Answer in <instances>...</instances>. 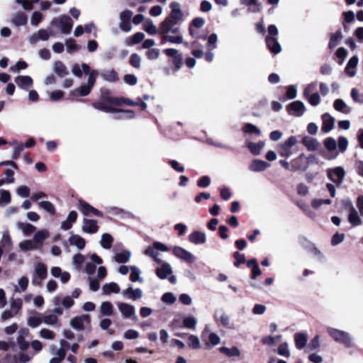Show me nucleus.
<instances>
[{
  "label": "nucleus",
  "instance_id": "nucleus-13",
  "mask_svg": "<svg viewBox=\"0 0 363 363\" xmlns=\"http://www.w3.org/2000/svg\"><path fill=\"white\" fill-rule=\"evenodd\" d=\"M133 12L130 10L123 11L120 15V28L123 31L129 32L131 30L130 19Z\"/></svg>",
  "mask_w": 363,
  "mask_h": 363
},
{
  "label": "nucleus",
  "instance_id": "nucleus-11",
  "mask_svg": "<svg viewBox=\"0 0 363 363\" xmlns=\"http://www.w3.org/2000/svg\"><path fill=\"white\" fill-rule=\"evenodd\" d=\"M287 109L289 114L296 117L303 116L306 111L304 104L301 101H293L288 105Z\"/></svg>",
  "mask_w": 363,
  "mask_h": 363
},
{
  "label": "nucleus",
  "instance_id": "nucleus-57",
  "mask_svg": "<svg viewBox=\"0 0 363 363\" xmlns=\"http://www.w3.org/2000/svg\"><path fill=\"white\" fill-rule=\"evenodd\" d=\"M188 346L194 350L199 349L201 345L199 337L194 335H189L188 337Z\"/></svg>",
  "mask_w": 363,
  "mask_h": 363
},
{
  "label": "nucleus",
  "instance_id": "nucleus-43",
  "mask_svg": "<svg viewBox=\"0 0 363 363\" xmlns=\"http://www.w3.org/2000/svg\"><path fill=\"white\" fill-rule=\"evenodd\" d=\"M54 72L60 77H63L67 74V70L64 64L60 61L54 63Z\"/></svg>",
  "mask_w": 363,
  "mask_h": 363
},
{
  "label": "nucleus",
  "instance_id": "nucleus-22",
  "mask_svg": "<svg viewBox=\"0 0 363 363\" xmlns=\"http://www.w3.org/2000/svg\"><path fill=\"white\" fill-rule=\"evenodd\" d=\"M323 125L321 130L324 133H328L334 128L335 118L329 113H324L322 116Z\"/></svg>",
  "mask_w": 363,
  "mask_h": 363
},
{
  "label": "nucleus",
  "instance_id": "nucleus-44",
  "mask_svg": "<svg viewBox=\"0 0 363 363\" xmlns=\"http://www.w3.org/2000/svg\"><path fill=\"white\" fill-rule=\"evenodd\" d=\"M197 324V320L194 316H186L183 319L184 327L190 329L195 330Z\"/></svg>",
  "mask_w": 363,
  "mask_h": 363
},
{
  "label": "nucleus",
  "instance_id": "nucleus-21",
  "mask_svg": "<svg viewBox=\"0 0 363 363\" xmlns=\"http://www.w3.org/2000/svg\"><path fill=\"white\" fill-rule=\"evenodd\" d=\"M49 237V232L48 230H39L34 234L33 242L38 246V249L40 250L44 241Z\"/></svg>",
  "mask_w": 363,
  "mask_h": 363
},
{
  "label": "nucleus",
  "instance_id": "nucleus-40",
  "mask_svg": "<svg viewBox=\"0 0 363 363\" xmlns=\"http://www.w3.org/2000/svg\"><path fill=\"white\" fill-rule=\"evenodd\" d=\"M28 286V279L26 277H22L18 280V284L15 286V291L16 293H22L25 291Z\"/></svg>",
  "mask_w": 363,
  "mask_h": 363
},
{
  "label": "nucleus",
  "instance_id": "nucleus-19",
  "mask_svg": "<svg viewBox=\"0 0 363 363\" xmlns=\"http://www.w3.org/2000/svg\"><path fill=\"white\" fill-rule=\"evenodd\" d=\"M177 24V22L175 21H172L170 18H167L162 23V33L164 34L167 33H173L177 34L179 33V28L177 27H175Z\"/></svg>",
  "mask_w": 363,
  "mask_h": 363
},
{
  "label": "nucleus",
  "instance_id": "nucleus-55",
  "mask_svg": "<svg viewBox=\"0 0 363 363\" xmlns=\"http://www.w3.org/2000/svg\"><path fill=\"white\" fill-rule=\"evenodd\" d=\"M11 202V194L7 190L0 191V206H5Z\"/></svg>",
  "mask_w": 363,
  "mask_h": 363
},
{
  "label": "nucleus",
  "instance_id": "nucleus-31",
  "mask_svg": "<svg viewBox=\"0 0 363 363\" xmlns=\"http://www.w3.org/2000/svg\"><path fill=\"white\" fill-rule=\"evenodd\" d=\"M302 143L309 151H315L319 147L318 141L315 138L308 136H305L302 139Z\"/></svg>",
  "mask_w": 363,
  "mask_h": 363
},
{
  "label": "nucleus",
  "instance_id": "nucleus-34",
  "mask_svg": "<svg viewBox=\"0 0 363 363\" xmlns=\"http://www.w3.org/2000/svg\"><path fill=\"white\" fill-rule=\"evenodd\" d=\"M99 311L102 316H111L113 314V306L109 301H104L100 306Z\"/></svg>",
  "mask_w": 363,
  "mask_h": 363
},
{
  "label": "nucleus",
  "instance_id": "nucleus-46",
  "mask_svg": "<svg viewBox=\"0 0 363 363\" xmlns=\"http://www.w3.org/2000/svg\"><path fill=\"white\" fill-rule=\"evenodd\" d=\"M22 300L21 298H11L10 300V309L17 315L22 308Z\"/></svg>",
  "mask_w": 363,
  "mask_h": 363
},
{
  "label": "nucleus",
  "instance_id": "nucleus-2",
  "mask_svg": "<svg viewBox=\"0 0 363 363\" xmlns=\"http://www.w3.org/2000/svg\"><path fill=\"white\" fill-rule=\"evenodd\" d=\"M328 333L335 342L344 345L346 347L354 345L353 339L348 333L335 328H329Z\"/></svg>",
  "mask_w": 363,
  "mask_h": 363
},
{
  "label": "nucleus",
  "instance_id": "nucleus-48",
  "mask_svg": "<svg viewBox=\"0 0 363 363\" xmlns=\"http://www.w3.org/2000/svg\"><path fill=\"white\" fill-rule=\"evenodd\" d=\"M342 38V33L340 31H337L335 33H333L330 36V40L328 44V46L330 49L336 47L340 40Z\"/></svg>",
  "mask_w": 363,
  "mask_h": 363
},
{
  "label": "nucleus",
  "instance_id": "nucleus-47",
  "mask_svg": "<svg viewBox=\"0 0 363 363\" xmlns=\"http://www.w3.org/2000/svg\"><path fill=\"white\" fill-rule=\"evenodd\" d=\"M17 225L25 235H30L35 230V227L30 223H18Z\"/></svg>",
  "mask_w": 363,
  "mask_h": 363
},
{
  "label": "nucleus",
  "instance_id": "nucleus-3",
  "mask_svg": "<svg viewBox=\"0 0 363 363\" xmlns=\"http://www.w3.org/2000/svg\"><path fill=\"white\" fill-rule=\"evenodd\" d=\"M50 23L53 26L57 25L63 34L69 33L73 26V21L67 15H62L59 18H55Z\"/></svg>",
  "mask_w": 363,
  "mask_h": 363
},
{
  "label": "nucleus",
  "instance_id": "nucleus-50",
  "mask_svg": "<svg viewBox=\"0 0 363 363\" xmlns=\"http://www.w3.org/2000/svg\"><path fill=\"white\" fill-rule=\"evenodd\" d=\"M101 77L106 81L113 82L118 79L117 73L113 69H108L104 71L101 74Z\"/></svg>",
  "mask_w": 363,
  "mask_h": 363
},
{
  "label": "nucleus",
  "instance_id": "nucleus-63",
  "mask_svg": "<svg viewBox=\"0 0 363 363\" xmlns=\"http://www.w3.org/2000/svg\"><path fill=\"white\" fill-rule=\"evenodd\" d=\"M42 323L43 318L35 315L29 317L27 320L28 325L32 328L38 327Z\"/></svg>",
  "mask_w": 363,
  "mask_h": 363
},
{
  "label": "nucleus",
  "instance_id": "nucleus-10",
  "mask_svg": "<svg viewBox=\"0 0 363 363\" xmlns=\"http://www.w3.org/2000/svg\"><path fill=\"white\" fill-rule=\"evenodd\" d=\"M308 167V162L306 160V156L303 153L291 161V170L294 172L305 171Z\"/></svg>",
  "mask_w": 363,
  "mask_h": 363
},
{
  "label": "nucleus",
  "instance_id": "nucleus-12",
  "mask_svg": "<svg viewBox=\"0 0 363 363\" xmlns=\"http://www.w3.org/2000/svg\"><path fill=\"white\" fill-rule=\"evenodd\" d=\"M89 323L90 316L87 314L76 316L70 320L71 327L77 330H84L85 325Z\"/></svg>",
  "mask_w": 363,
  "mask_h": 363
},
{
  "label": "nucleus",
  "instance_id": "nucleus-64",
  "mask_svg": "<svg viewBox=\"0 0 363 363\" xmlns=\"http://www.w3.org/2000/svg\"><path fill=\"white\" fill-rule=\"evenodd\" d=\"M85 261V257L82 254H76L72 258V263L77 269L81 268V265Z\"/></svg>",
  "mask_w": 363,
  "mask_h": 363
},
{
  "label": "nucleus",
  "instance_id": "nucleus-30",
  "mask_svg": "<svg viewBox=\"0 0 363 363\" xmlns=\"http://www.w3.org/2000/svg\"><path fill=\"white\" fill-rule=\"evenodd\" d=\"M69 242L70 245L76 246L78 250L84 249L86 245L85 240L82 237L73 233H71Z\"/></svg>",
  "mask_w": 363,
  "mask_h": 363
},
{
  "label": "nucleus",
  "instance_id": "nucleus-37",
  "mask_svg": "<svg viewBox=\"0 0 363 363\" xmlns=\"http://www.w3.org/2000/svg\"><path fill=\"white\" fill-rule=\"evenodd\" d=\"M18 247L22 252H28L30 250H37L38 246H35L32 240H26L18 244Z\"/></svg>",
  "mask_w": 363,
  "mask_h": 363
},
{
  "label": "nucleus",
  "instance_id": "nucleus-61",
  "mask_svg": "<svg viewBox=\"0 0 363 363\" xmlns=\"http://www.w3.org/2000/svg\"><path fill=\"white\" fill-rule=\"evenodd\" d=\"M91 89L92 88L89 85H83L79 88L72 91V94L76 95L78 94L82 96H86L90 93Z\"/></svg>",
  "mask_w": 363,
  "mask_h": 363
},
{
  "label": "nucleus",
  "instance_id": "nucleus-18",
  "mask_svg": "<svg viewBox=\"0 0 363 363\" xmlns=\"http://www.w3.org/2000/svg\"><path fill=\"white\" fill-rule=\"evenodd\" d=\"M350 204V213L348 215V221L353 227L360 225L362 223L361 218L351 201H348Z\"/></svg>",
  "mask_w": 363,
  "mask_h": 363
},
{
  "label": "nucleus",
  "instance_id": "nucleus-16",
  "mask_svg": "<svg viewBox=\"0 0 363 363\" xmlns=\"http://www.w3.org/2000/svg\"><path fill=\"white\" fill-rule=\"evenodd\" d=\"M82 230L88 234H94L99 230L98 223L95 220L84 218Z\"/></svg>",
  "mask_w": 363,
  "mask_h": 363
},
{
  "label": "nucleus",
  "instance_id": "nucleus-59",
  "mask_svg": "<svg viewBox=\"0 0 363 363\" xmlns=\"http://www.w3.org/2000/svg\"><path fill=\"white\" fill-rule=\"evenodd\" d=\"M317 86H318L317 82H311V83L306 84L304 86L303 91V97L307 96L313 93H315V91L316 90Z\"/></svg>",
  "mask_w": 363,
  "mask_h": 363
},
{
  "label": "nucleus",
  "instance_id": "nucleus-51",
  "mask_svg": "<svg viewBox=\"0 0 363 363\" xmlns=\"http://www.w3.org/2000/svg\"><path fill=\"white\" fill-rule=\"evenodd\" d=\"M12 21L16 26H23L27 21V17L24 13L18 12L13 16Z\"/></svg>",
  "mask_w": 363,
  "mask_h": 363
},
{
  "label": "nucleus",
  "instance_id": "nucleus-6",
  "mask_svg": "<svg viewBox=\"0 0 363 363\" xmlns=\"http://www.w3.org/2000/svg\"><path fill=\"white\" fill-rule=\"evenodd\" d=\"M78 208L80 212L84 216H94L97 217H102L103 213L94 206L84 200L79 199L78 201Z\"/></svg>",
  "mask_w": 363,
  "mask_h": 363
},
{
  "label": "nucleus",
  "instance_id": "nucleus-38",
  "mask_svg": "<svg viewBox=\"0 0 363 363\" xmlns=\"http://www.w3.org/2000/svg\"><path fill=\"white\" fill-rule=\"evenodd\" d=\"M113 242V237L108 233H104L101 235L100 245L104 249H110Z\"/></svg>",
  "mask_w": 363,
  "mask_h": 363
},
{
  "label": "nucleus",
  "instance_id": "nucleus-33",
  "mask_svg": "<svg viewBox=\"0 0 363 363\" xmlns=\"http://www.w3.org/2000/svg\"><path fill=\"white\" fill-rule=\"evenodd\" d=\"M171 8L172 11L169 18L172 19V21H175V22L177 23V21L182 16V11L180 9V5L177 2H173L171 4Z\"/></svg>",
  "mask_w": 363,
  "mask_h": 363
},
{
  "label": "nucleus",
  "instance_id": "nucleus-14",
  "mask_svg": "<svg viewBox=\"0 0 363 363\" xmlns=\"http://www.w3.org/2000/svg\"><path fill=\"white\" fill-rule=\"evenodd\" d=\"M117 306L123 318L136 319L135 308L133 306L121 302Z\"/></svg>",
  "mask_w": 363,
  "mask_h": 363
},
{
  "label": "nucleus",
  "instance_id": "nucleus-56",
  "mask_svg": "<svg viewBox=\"0 0 363 363\" xmlns=\"http://www.w3.org/2000/svg\"><path fill=\"white\" fill-rule=\"evenodd\" d=\"M172 33L164 34L163 38L165 41L174 44H181L183 43V38L181 35L174 36Z\"/></svg>",
  "mask_w": 363,
  "mask_h": 363
},
{
  "label": "nucleus",
  "instance_id": "nucleus-58",
  "mask_svg": "<svg viewBox=\"0 0 363 363\" xmlns=\"http://www.w3.org/2000/svg\"><path fill=\"white\" fill-rule=\"evenodd\" d=\"M145 38L143 33L138 32L135 33L129 40H127V43L129 45H136L140 43Z\"/></svg>",
  "mask_w": 363,
  "mask_h": 363
},
{
  "label": "nucleus",
  "instance_id": "nucleus-23",
  "mask_svg": "<svg viewBox=\"0 0 363 363\" xmlns=\"http://www.w3.org/2000/svg\"><path fill=\"white\" fill-rule=\"evenodd\" d=\"M17 86L22 89L27 90L33 86V79L29 76H18L15 78Z\"/></svg>",
  "mask_w": 363,
  "mask_h": 363
},
{
  "label": "nucleus",
  "instance_id": "nucleus-62",
  "mask_svg": "<svg viewBox=\"0 0 363 363\" xmlns=\"http://www.w3.org/2000/svg\"><path fill=\"white\" fill-rule=\"evenodd\" d=\"M313 106H318L320 102V96L318 93H313L304 97Z\"/></svg>",
  "mask_w": 363,
  "mask_h": 363
},
{
  "label": "nucleus",
  "instance_id": "nucleus-60",
  "mask_svg": "<svg viewBox=\"0 0 363 363\" xmlns=\"http://www.w3.org/2000/svg\"><path fill=\"white\" fill-rule=\"evenodd\" d=\"M40 337L45 340H52L55 338V333L47 328H43L39 331Z\"/></svg>",
  "mask_w": 363,
  "mask_h": 363
},
{
  "label": "nucleus",
  "instance_id": "nucleus-41",
  "mask_svg": "<svg viewBox=\"0 0 363 363\" xmlns=\"http://www.w3.org/2000/svg\"><path fill=\"white\" fill-rule=\"evenodd\" d=\"M242 4L249 6V11L256 13L260 11L257 0H240Z\"/></svg>",
  "mask_w": 363,
  "mask_h": 363
},
{
  "label": "nucleus",
  "instance_id": "nucleus-25",
  "mask_svg": "<svg viewBox=\"0 0 363 363\" xmlns=\"http://www.w3.org/2000/svg\"><path fill=\"white\" fill-rule=\"evenodd\" d=\"M266 43H267V48L272 52H273L274 54H278V53L281 52V45L277 41V38L267 37L266 38Z\"/></svg>",
  "mask_w": 363,
  "mask_h": 363
},
{
  "label": "nucleus",
  "instance_id": "nucleus-42",
  "mask_svg": "<svg viewBox=\"0 0 363 363\" xmlns=\"http://www.w3.org/2000/svg\"><path fill=\"white\" fill-rule=\"evenodd\" d=\"M264 145V142L260 141L258 143H250L247 145V147L250 149V150L253 155H258L260 154L261 150L263 149Z\"/></svg>",
  "mask_w": 363,
  "mask_h": 363
},
{
  "label": "nucleus",
  "instance_id": "nucleus-20",
  "mask_svg": "<svg viewBox=\"0 0 363 363\" xmlns=\"http://www.w3.org/2000/svg\"><path fill=\"white\" fill-rule=\"evenodd\" d=\"M270 167L267 162L261 160H254L249 165V169L252 172H261Z\"/></svg>",
  "mask_w": 363,
  "mask_h": 363
},
{
  "label": "nucleus",
  "instance_id": "nucleus-32",
  "mask_svg": "<svg viewBox=\"0 0 363 363\" xmlns=\"http://www.w3.org/2000/svg\"><path fill=\"white\" fill-rule=\"evenodd\" d=\"M333 106L336 111L345 114H349L352 111L351 107H350L343 100L340 99H336L334 101Z\"/></svg>",
  "mask_w": 363,
  "mask_h": 363
},
{
  "label": "nucleus",
  "instance_id": "nucleus-7",
  "mask_svg": "<svg viewBox=\"0 0 363 363\" xmlns=\"http://www.w3.org/2000/svg\"><path fill=\"white\" fill-rule=\"evenodd\" d=\"M48 276L46 266L41 262H38L34 266V275L32 279L33 284H39L40 281L45 279Z\"/></svg>",
  "mask_w": 363,
  "mask_h": 363
},
{
  "label": "nucleus",
  "instance_id": "nucleus-49",
  "mask_svg": "<svg viewBox=\"0 0 363 363\" xmlns=\"http://www.w3.org/2000/svg\"><path fill=\"white\" fill-rule=\"evenodd\" d=\"M130 279L133 282L139 281L143 282V279L140 277L141 272L140 269L135 266H132L130 267Z\"/></svg>",
  "mask_w": 363,
  "mask_h": 363
},
{
  "label": "nucleus",
  "instance_id": "nucleus-54",
  "mask_svg": "<svg viewBox=\"0 0 363 363\" xmlns=\"http://www.w3.org/2000/svg\"><path fill=\"white\" fill-rule=\"evenodd\" d=\"M38 205L41 208L50 214L54 215L55 213V208L51 202L48 201H43L39 202Z\"/></svg>",
  "mask_w": 363,
  "mask_h": 363
},
{
  "label": "nucleus",
  "instance_id": "nucleus-17",
  "mask_svg": "<svg viewBox=\"0 0 363 363\" xmlns=\"http://www.w3.org/2000/svg\"><path fill=\"white\" fill-rule=\"evenodd\" d=\"M82 67L84 73L88 75L87 85L93 88L96 82V79L99 75L98 71L95 69H91L89 66L86 63L82 64Z\"/></svg>",
  "mask_w": 363,
  "mask_h": 363
},
{
  "label": "nucleus",
  "instance_id": "nucleus-28",
  "mask_svg": "<svg viewBox=\"0 0 363 363\" xmlns=\"http://www.w3.org/2000/svg\"><path fill=\"white\" fill-rule=\"evenodd\" d=\"M123 296L128 298L136 300L143 296V292L140 289H134L132 286H129L122 292Z\"/></svg>",
  "mask_w": 363,
  "mask_h": 363
},
{
  "label": "nucleus",
  "instance_id": "nucleus-27",
  "mask_svg": "<svg viewBox=\"0 0 363 363\" xmlns=\"http://www.w3.org/2000/svg\"><path fill=\"white\" fill-rule=\"evenodd\" d=\"M359 62V59L357 56H353L349 60L345 67V72L350 77H354L356 74V68Z\"/></svg>",
  "mask_w": 363,
  "mask_h": 363
},
{
  "label": "nucleus",
  "instance_id": "nucleus-39",
  "mask_svg": "<svg viewBox=\"0 0 363 363\" xmlns=\"http://www.w3.org/2000/svg\"><path fill=\"white\" fill-rule=\"evenodd\" d=\"M159 252V242H155L153 246L149 247L145 250V255L152 257L155 262H158L157 255Z\"/></svg>",
  "mask_w": 363,
  "mask_h": 363
},
{
  "label": "nucleus",
  "instance_id": "nucleus-52",
  "mask_svg": "<svg viewBox=\"0 0 363 363\" xmlns=\"http://www.w3.org/2000/svg\"><path fill=\"white\" fill-rule=\"evenodd\" d=\"M43 322L47 325H55L58 323L59 319L56 314H48L43 318Z\"/></svg>",
  "mask_w": 363,
  "mask_h": 363
},
{
  "label": "nucleus",
  "instance_id": "nucleus-8",
  "mask_svg": "<svg viewBox=\"0 0 363 363\" xmlns=\"http://www.w3.org/2000/svg\"><path fill=\"white\" fill-rule=\"evenodd\" d=\"M160 279H167L172 284L177 283V277L173 274L172 267L169 263H160Z\"/></svg>",
  "mask_w": 363,
  "mask_h": 363
},
{
  "label": "nucleus",
  "instance_id": "nucleus-4",
  "mask_svg": "<svg viewBox=\"0 0 363 363\" xmlns=\"http://www.w3.org/2000/svg\"><path fill=\"white\" fill-rule=\"evenodd\" d=\"M297 143L298 140L296 138L291 136L286 141L279 143L278 145L279 155L287 158L290 157L293 155V152L291 148L296 145Z\"/></svg>",
  "mask_w": 363,
  "mask_h": 363
},
{
  "label": "nucleus",
  "instance_id": "nucleus-45",
  "mask_svg": "<svg viewBox=\"0 0 363 363\" xmlns=\"http://www.w3.org/2000/svg\"><path fill=\"white\" fill-rule=\"evenodd\" d=\"M1 244L2 247L6 250H10L11 248L13 242L8 231H4L3 233Z\"/></svg>",
  "mask_w": 363,
  "mask_h": 363
},
{
  "label": "nucleus",
  "instance_id": "nucleus-26",
  "mask_svg": "<svg viewBox=\"0 0 363 363\" xmlns=\"http://www.w3.org/2000/svg\"><path fill=\"white\" fill-rule=\"evenodd\" d=\"M294 342L298 350H302L308 342V335L306 333H296L294 335Z\"/></svg>",
  "mask_w": 363,
  "mask_h": 363
},
{
  "label": "nucleus",
  "instance_id": "nucleus-53",
  "mask_svg": "<svg viewBox=\"0 0 363 363\" xmlns=\"http://www.w3.org/2000/svg\"><path fill=\"white\" fill-rule=\"evenodd\" d=\"M118 111H119L116 113H118V115L115 117L116 119H130L135 117V113L131 110L118 109Z\"/></svg>",
  "mask_w": 363,
  "mask_h": 363
},
{
  "label": "nucleus",
  "instance_id": "nucleus-9",
  "mask_svg": "<svg viewBox=\"0 0 363 363\" xmlns=\"http://www.w3.org/2000/svg\"><path fill=\"white\" fill-rule=\"evenodd\" d=\"M55 35L54 32L50 28L40 29L37 33H33L29 38V43L32 45L35 44L39 40L46 41L50 36Z\"/></svg>",
  "mask_w": 363,
  "mask_h": 363
},
{
  "label": "nucleus",
  "instance_id": "nucleus-36",
  "mask_svg": "<svg viewBox=\"0 0 363 363\" xmlns=\"http://www.w3.org/2000/svg\"><path fill=\"white\" fill-rule=\"evenodd\" d=\"M131 256V253L128 250H123L119 252H116L113 257L114 260L118 263H125L129 261Z\"/></svg>",
  "mask_w": 363,
  "mask_h": 363
},
{
  "label": "nucleus",
  "instance_id": "nucleus-1",
  "mask_svg": "<svg viewBox=\"0 0 363 363\" xmlns=\"http://www.w3.org/2000/svg\"><path fill=\"white\" fill-rule=\"evenodd\" d=\"M123 98L117 97H106L103 98L100 101L94 102L93 106L101 111L105 113H117L118 112V106L123 104Z\"/></svg>",
  "mask_w": 363,
  "mask_h": 363
},
{
  "label": "nucleus",
  "instance_id": "nucleus-5",
  "mask_svg": "<svg viewBox=\"0 0 363 363\" xmlns=\"http://www.w3.org/2000/svg\"><path fill=\"white\" fill-rule=\"evenodd\" d=\"M327 176L337 186H340L343 182L345 172L342 167L329 168L327 169Z\"/></svg>",
  "mask_w": 363,
  "mask_h": 363
},
{
  "label": "nucleus",
  "instance_id": "nucleus-35",
  "mask_svg": "<svg viewBox=\"0 0 363 363\" xmlns=\"http://www.w3.org/2000/svg\"><path fill=\"white\" fill-rule=\"evenodd\" d=\"M120 291V287L115 282H110L106 284L102 287V294L104 295H109L111 293L118 294Z\"/></svg>",
  "mask_w": 363,
  "mask_h": 363
},
{
  "label": "nucleus",
  "instance_id": "nucleus-29",
  "mask_svg": "<svg viewBox=\"0 0 363 363\" xmlns=\"http://www.w3.org/2000/svg\"><path fill=\"white\" fill-rule=\"evenodd\" d=\"M189 241L194 244H203L206 241V236L204 233L194 231L189 235Z\"/></svg>",
  "mask_w": 363,
  "mask_h": 363
},
{
  "label": "nucleus",
  "instance_id": "nucleus-15",
  "mask_svg": "<svg viewBox=\"0 0 363 363\" xmlns=\"http://www.w3.org/2000/svg\"><path fill=\"white\" fill-rule=\"evenodd\" d=\"M173 252L176 257L186 262L193 263L195 261V257L190 252L181 247H175Z\"/></svg>",
  "mask_w": 363,
  "mask_h": 363
},
{
  "label": "nucleus",
  "instance_id": "nucleus-24",
  "mask_svg": "<svg viewBox=\"0 0 363 363\" xmlns=\"http://www.w3.org/2000/svg\"><path fill=\"white\" fill-rule=\"evenodd\" d=\"M51 275L55 278H60L62 283L67 282L70 279V274L67 272H62L59 267H53L50 270Z\"/></svg>",
  "mask_w": 363,
  "mask_h": 363
}]
</instances>
